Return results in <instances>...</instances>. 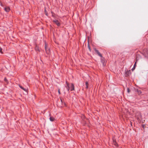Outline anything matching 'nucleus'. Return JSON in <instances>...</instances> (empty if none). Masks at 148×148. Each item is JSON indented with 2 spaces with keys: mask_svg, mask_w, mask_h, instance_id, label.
I'll use <instances>...</instances> for the list:
<instances>
[{
  "mask_svg": "<svg viewBox=\"0 0 148 148\" xmlns=\"http://www.w3.org/2000/svg\"><path fill=\"white\" fill-rule=\"evenodd\" d=\"M58 93L59 94H60V92L59 90H58Z\"/></svg>",
  "mask_w": 148,
  "mask_h": 148,
  "instance_id": "nucleus-18",
  "label": "nucleus"
},
{
  "mask_svg": "<svg viewBox=\"0 0 148 148\" xmlns=\"http://www.w3.org/2000/svg\"><path fill=\"white\" fill-rule=\"evenodd\" d=\"M2 49L0 47V53H3V52L2 51Z\"/></svg>",
  "mask_w": 148,
  "mask_h": 148,
  "instance_id": "nucleus-13",
  "label": "nucleus"
},
{
  "mask_svg": "<svg viewBox=\"0 0 148 148\" xmlns=\"http://www.w3.org/2000/svg\"><path fill=\"white\" fill-rule=\"evenodd\" d=\"M86 88H88V85H86Z\"/></svg>",
  "mask_w": 148,
  "mask_h": 148,
  "instance_id": "nucleus-17",
  "label": "nucleus"
},
{
  "mask_svg": "<svg viewBox=\"0 0 148 148\" xmlns=\"http://www.w3.org/2000/svg\"><path fill=\"white\" fill-rule=\"evenodd\" d=\"M89 49L90 50V47H89Z\"/></svg>",
  "mask_w": 148,
  "mask_h": 148,
  "instance_id": "nucleus-19",
  "label": "nucleus"
},
{
  "mask_svg": "<svg viewBox=\"0 0 148 148\" xmlns=\"http://www.w3.org/2000/svg\"><path fill=\"white\" fill-rule=\"evenodd\" d=\"M35 49H36V50L37 51H39V49H38V47H36Z\"/></svg>",
  "mask_w": 148,
  "mask_h": 148,
  "instance_id": "nucleus-11",
  "label": "nucleus"
},
{
  "mask_svg": "<svg viewBox=\"0 0 148 148\" xmlns=\"http://www.w3.org/2000/svg\"><path fill=\"white\" fill-rule=\"evenodd\" d=\"M45 49L47 53H48L49 52V49L48 48L47 46L46 45L45 46Z\"/></svg>",
  "mask_w": 148,
  "mask_h": 148,
  "instance_id": "nucleus-3",
  "label": "nucleus"
},
{
  "mask_svg": "<svg viewBox=\"0 0 148 148\" xmlns=\"http://www.w3.org/2000/svg\"><path fill=\"white\" fill-rule=\"evenodd\" d=\"M88 82H86V85H88Z\"/></svg>",
  "mask_w": 148,
  "mask_h": 148,
  "instance_id": "nucleus-16",
  "label": "nucleus"
},
{
  "mask_svg": "<svg viewBox=\"0 0 148 148\" xmlns=\"http://www.w3.org/2000/svg\"><path fill=\"white\" fill-rule=\"evenodd\" d=\"M136 91L138 92L139 94H140L141 93V92L140 90L137 89Z\"/></svg>",
  "mask_w": 148,
  "mask_h": 148,
  "instance_id": "nucleus-10",
  "label": "nucleus"
},
{
  "mask_svg": "<svg viewBox=\"0 0 148 148\" xmlns=\"http://www.w3.org/2000/svg\"><path fill=\"white\" fill-rule=\"evenodd\" d=\"M74 90V85L73 84H71V91H72L73 90Z\"/></svg>",
  "mask_w": 148,
  "mask_h": 148,
  "instance_id": "nucleus-6",
  "label": "nucleus"
},
{
  "mask_svg": "<svg viewBox=\"0 0 148 148\" xmlns=\"http://www.w3.org/2000/svg\"><path fill=\"white\" fill-rule=\"evenodd\" d=\"M127 92L128 93H129L130 92V89H129V88H127Z\"/></svg>",
  "mask_w": 148,
  "mask_h": 148,
  "instance_id": "nucleus-14",
  "label": "nucleus"
},
{
  "mask_svg": "<svg viewBox=\"0 0 148 148\" xmlns=\"http://www.w3.org/2000/svg\"><path fill=\"white\" fill-rule=\"evenodd\" d=\"M66 89L69 92L70 88L69 85V84L67 83V86H66Z\"/></svg>",
  "mask_w": 148,
  "mask_h": 148,
  "instance_id": "nucleus-7",
  "label": "nucleus"
},
{
  "mask_svg": "<svg viewBox=\"0 0 148 148\" xmlns=\"http://www.w3.org/2000/svg\"><path fill=\"white\" fill-rule=\"evenodd\" d=\"M94 50L95 52L97 53V54L100 57L102 58V55L99 52V51L97 50L96 48H94Z\"/></svg>",
  "mask_w": 148,
  "mask_h": 148,
  "instance_id": "nucleus-1",
  "label": "nucleus"
},
{
  "mask_svg": "<svg viewBox=\"0 0 148 148\" xmlns=\"http://www.w3.org/2000/svg\"><path fill=\"white\" fill-rule=\"evenodd\" d=\"M49 116H50V117L49 118V119L50 121H54V118L53 117L51 116V114H49Z\"/></svg>",
  "mask_w": 148,
  "mask_h": 148,
  "instance_id": "nucleus-4",
  "label": "nucleus"
},
{
  "mask_svg": "<svg viewBox=\"0 0 148 148\" xmlns=\"http://www.w3.org/2000/svg\"><path fill=\"white\" fill-rule=\"evenodd\" d=\"M4 80L6 82H7V81H8L7 79L6 78V77L4 78Z\"/></svg>",
  "mask_w": 148,
  "mask_h": 148,
  "instance_id": "nucleus-15",
  "label": "nucleus"
},
{
  "mask_svg": "<svg viewBox=\"0 0 148 148\" xmlns=\"http://www.w3.org/2000/svg\"><path fill=\"white\" fill-rule=\"evenodd\" d=\"M53 22L58 26H60V23L58 20H53Z\"/></svg>",
  "mask_w": 148,
  "mask_h": 148,
  "instance_id": "nucleus-2",
  "label": "nucleus"
},
{
  "mask_svg": "<svg viewBox=\"0 0 148 148\" xmlns=\"http://www.w3.org/2000/svg\"><path fill=\"white\" fill-rule=\"evenodd\" d=\"M5 10L7 12H8L10 10V8L8 7L5 8Z\"/></svg>",
  "mask_w": 148,
  "mask_h": 148,
  "instance_id": "nucleus-5",
  "label": "nucleus"
},
{
  "mask_svg": "<svg viewBox=\"0 0 148 148\" xmlns=\"http://www.w3.org/2000/svg\"><path fill=\"white\" fill-rule=\"evenodd\" d=\"M136 62L134 65V66H133V68L132 69V71H133L135 69V68L136 67Z\"/></svg>",
  "mask_w": 148,
  "mask_h": 148,
  "instance_id": "nucleus-8",
  "label": "nucleus"
},
{
  "mask_svg": "<svg viewBox=\"0 0 148 148\" xmlns=\"http://www.w3.org/2000/svg\"><path fill=\"white\" fill-rule=\"evenodd\" d=\"M130 73V71H127L126 73V74L127 75H129V73Z\"/></svg>",
  "mask_w": 148,
  "mask_h": 148,
  "instance_id": "nucleus-12",
  "label": "nucleus"
},
{
  "mask_svg": "<svg viewBox=\"0 0 148 148\" xmlns=\"http://www.w3.org/2000/svg\"><path fill=\"white\" fill-rule=\"evenodd\" d=\"M19 87L21 89H22L23 90L25 91H26L27 89L26 88H24L22 86L19 85Z\"/></svg>",
  "mask_w": 148,
  "mask_h": 148,
  "instance_id": "nucleus-9",
  "label": "nucleus"
}]
</instances>
